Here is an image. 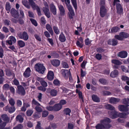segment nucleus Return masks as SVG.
I'll list each match as a JSON object with an SVG mask.
<instances>
[{
	"instance_id": "1",
	"label": "nucleus",
	"mask_w": 129,
	"mask_h": 129,
	"mask_svg": "<svg viewBox=\"0 0 129 129\" xmlns=\"http://www.w3.org/2000/svg\"><path fill=\"white\" fill-rule=\"evenodd\" d=\"M110 119L106 118L100 121V123L98 124L95 126L96 129H108L112 126L111 125L109 124L111 122Z\"/></svg>"
},
{
	"instance_id": "2",
	"label": "nucleus",
	"mask_w": 129,
	"mask_h": 129,
	"mask_svg": "<svg viewBox=\"0 0 129 129\" xmlns=\"http://www.w3.org/2000/svg\"><path fill=\"white\" fill-rule=\"evenodd\" d=\"M35 69L36 71L39 73L43 74L44 73L46 68L43 64L38 63L35 65Z\"/></svg>"
},
{
	"instance_id": "3",
	"label": "nucleus",
	"mask_w": 129,
	"mask_h": 129,
	"mask_svg": "<svg viewBox=\"0 0 129 129\" xmlns=\"http://www.w3.org/2000/svg\"><path fill=\"white\" fill-rule=\"evenodd\" d=\"M28 3L29 4V5L31 6L33 9L34 10L36 9L37 10L38 15L41 16L42 14L40 8L39 7L36 5L33 0H28Z\"/></svg>"
},
{
	"instance_id": "4",
	"label": "nucleus",
	"mask_w": 129,
	"mask_h": 129,
	"mask_svg": "<svg viewBox=\"0 0 129 129\" xmlns=\"http://www.w3.org/2000/svg\"><path fill=\"white\" fill-rule=\"evenodd\" d=\"M129 35L128 34L125 32L120 33L119 35H116L114 38L116 39L119 40H122L123 38H126L128 37Z\"/></svg>"
},
{
	"instance_id": "5",
	"label": "nucleus",
	"mask_w": 129,
	"mask_h": 129,
	"mask_svg": "<svg viewBox=\"0 0 129 129\" xmlns=\"http://www.w3.org/2000/svg\"><path fill=\"white\" fill-rule=\"evenodd\" d=\"M18 37L21 39H23L24 41H27L29 38V36L27 33L25 31L23 32H20L18 34Z\"/></svg>"
},
{
	"instance_id": "6",
	"label": "nucleus",
	"mask_w": 129,
	"mask_h": 129,
	"mask_svg": "<svg viewBox=\"0 0 129 129\" xmlns=\"http://www.w3.org/2000/svg\"><path fill=\"white\" fill-rule=\"evenodd\" d=\"M17 92L21 95H24L25 93L24 88L21 85L17 86Z\"/></svg>"
},
{
	"instance_id": "7",
	"label": "nucleus",
	"mask_w": 129,
	"mask_h": 129,
	"mask_svg": "<svg viewBox=\"0 0 129 129\" xmlns=\"http://www.w3.org/2000/svg\"><path fill=\"white\" fill-rule=\"evenodd\" d=\"M129 106L128 105H119L118 106V109L121 112H128L129 109L128 107Z\"/></svg>"
},
{
	"instance_id": "8",
	"label": "nucleus",
	"mask_w": 129,
	"mask_h": 129,
	"mask_svg": "<svg viewBox=\"0 0 129 129\" xmlns=\"http://www.w3.org/2000/svg\"><path fill=\"white\" fill-rule=\"evenodd\" d=\"M116 8L117 13L118 14L121 15L123 13V9L122 5L120 4H117Z\"/></svg>"
},
{
	"instance_id": "9",
	"label": "nucleus",
	"mask_w": 129,
	"mask_h": 129,
	"mask_svg": "<svg viewBox=\"0 0 129 129\" xmlns=\"http://www.w3.org/2000/svg\"><path fill=\"white\" fill-rule=\"evenodd\" d=\"M107 10L106 7H100V16L102 17H104L107 14Z\"/></svg>"
},
{
	"instance_id": "10",
	"label": "nucleus",
	"mask_w": 129,
	"mask_h": 129,
	"mask_svg": "<svg viewBox=\"0 0 129 129\" xmlns=\"http://www.w3.org/2000/svg\"><path fill=\"white\" fill-rule=\"evenodd\" d=\"M37 80L40 82L41 84L43 86L46 87L47 86V83L44 81L43 78L37 77Z\"/></svg>"
},
{
	"instance_id": "11",
	"label": "nucleus",
	"mask_w": 129,
	"mask_h": 129,
	"mask_svg": "<svg viewBox=\"0 0 129 129\" xmlns=\"http://www.w3.org/2000/svg\"><path fill=\"white\" fill-rule=\"evenodd\" d=\"M11 13L12 16L16 18H18L19 15L18 12L14 8H12L11 11Z\"/></svg>"
},
{
	"instance_id": "12",
	"label": "nucleus",
	"mask_w": 129,
	"mask_h": 129,
	"mask_svg": "<svg viewBox=\"0 0 129 129\" xmlns=\"http://www.w3.org/2000/svg\"><path fill=\"white\" fill-rule=\"evenodd\" d=\"M118 43V41L116 39H114L112 40L109 39L108 41V44L109 45L115 46Z\"/></svg>"
},
{
	"instance_id": "13",
	"label": "nucleus",
	"mask_w": 129,
	"mask_h": 129,
	"mask_svg": "<svg viewBox=\"0 0 129 129\" xmlns=\"http://www.w3.org/2000/svg\"><path fill=\"white\" fill-rule=\"evenodd\" d=\"M111 112L110 115V117L113 119L119 117L118 112L115 110Z\"/></svg>"
},
{
	"instance_id": "14",
	"label": "nucleus",
	"mask_w": 129,
	"mask_h": 129,
	"mask_svg": "<svg viewBox=\"0 0 129 129\" xmlns=\"http://www.w3.org/2000/svg\"><path fill=\"white\" fill-rule=\"evenodd\" d=\"M50 10L51 12L54 15L56 14V9L54 5L53 4H51L50 5Z\"/></svg>"
},
{
	"instance_id": "15",
	"label": "nucleus",
	"mask_w": 129,
	"mask_h": 129,
	"mask_svg": "<svg viewBox=\"0 0 129 129\" xmlns=\"http://www.w3.org/2000/svg\"><path fill=\"white\" fill-rule=\"evenodd\" d=\"M120 101V99H119L113 97L111 98L110 99L109 102L111 104H116Z\"/></svg>"
},
{
	"instance_id": "16",
	"label": "nucleus",
	"mask_w": 129,
	"mask_h": 129,
	"mask_svg": "<svg viewBox=\"0 0 129 129\" xmlns=\"http://www.w3.org/2000/svg\"><path fill=\"white\" fill-rule=\"evenodd\" d=\"M128 114H129V112H126L120 113L118 114V116L120 118H126L128 117L127 115Z\"/></svg>"
},
{
	"instance_id": "17",
	"label": "nucleus",
	"mask_w": 129,
	"mask_h": 129,
	"mask_svg": "<svg viewBox=\"0 0 129 129\" xmlns=\"http://www.w3.org/2000/svg\"><path fill=\"white\" fill-rule=\"evenodd\" d=\"M53 72L51 71L48 72L47 75V79L50 80H52L54 79Z\"/></svg>"
},
{
	"instance_id": "18",
	"label": "nucleus",
	"mask_w": 129,
	"mask_h": 129,
	"mask_svg": "<svg viewBox=\"0 0 129 129\" xmlns=\"http://www.w3.org/2000/svg\"><path fill=\"white\" fill-rule=\"evenodd\" d=\"M127 55V53L126 51H122L120 52L118 56L121 58H125L126 57Z\"/></svg>"
},
{
	"instance_id": "19",
	"label": "nucleus",
	"mask_w": 129,
	"mask_h": 129,
	"mask_svg": "<svg viewBox=\"0 0 129 129\" xmlns=\"http://www.w3.org/2000/svg\"><path fill=\"white\" fill-rule=\"evenodd\" d=\"M31 71L29 68H28L24 73V76L26 78H28L30 76Z\"/></svg>"
},
{
	"instance_id": "20",
	"label": "nucleus",
	"mask_w": 129,
	"mask_h": 129,
	"mask_svg": "<svg viewBox=\"0 0 129 129\" xmlns=\"http://www.w3.org/2000/svg\"><path fill=\"white\" fill-rule=\"evenodd\" d=\"M58 7L59 10L60 14L62 16L64 15L65 14L64 9L63 6L61 5H58Z\"/></svg>"
},
{
	"instance_id": "21",
	"label": "nucleus",
	"mask_w": 129,
	"mask_h": 129,
	"mask_svg": "<svg viewBox=\"0 0 129 129\" xmlns=\"http://www.w3.org/2000/svg\"><path fill=\"white\" fill-rule=\"evenodd\" d=\"M46 29L52 36L53 35V32L52 27L49 24H47L46 25Z\"/></svg>"
},
{
	"instance_id": "22",
	"label": "nucleus",
	"mask_w": 129,
	"mask_h": 129,
	"mask_svg": "<svg viewBox=\"0 0 129 129\" xmlns=\"http://www.w3.org/2000/svg\"><path fill=\"white\" fill-rule=\"evenodd\" d=\"M51 62L52 65L55 67L58 66L59 65L60 63V61L57 59L52 60Z\"/></svg>"
},
{
	"instance_id": "23",
	"label": "nucleus",
	"mask_w": 129,
	"mask_h": 129,
	"mask_svg": "<svg viewBox=\"0 0 129 129\" xmlns=\"http://www.w3.org/2000/svg\"><path fill=\"white\" fill-rule=\"evenodd\" d=\"M9 44L11 45L13 43L14 44L16 43V40L14 37L11 36L9 37Z\"/></svg>"
},
{
	"instance_id": "24",
	"label": "nucleus",
	"mask_w": 129,
	"mask_h": 129,
	"mask_svg": "<svg viewBox=\"0 0 129 129\" xmlns=\"http://www.w3.org/2000/svg\"><path fill=\"white\" fill-rule=\"evenodd\" d=\"M62 107L61 105L59 104H56L54 106V111H59L61 109Z\"/></svg>"
},
{
	"instance_id": "25",
	"label": "nucleus",
	"mask_w": 129,
	"mask_h": 129,
	"mask_svg": "<svg viewBox=\"0 0 129 129\" xmlns=\"http://www.w3.org/2000/svg\"><path fill=\"white\" fill-rule=\"evenodd\" d=\"M120 28L118 27L115 26L113 27L111 29V31L110 29H109V33H116L119 30Z\"/></svg>"
},
{
	"instance_id": "26",
	"label": "nucleus",
	"mask_w": 129,
	"mask_h": 129,
	"mask_svg": "<svg viewBox=\"0 0 129 129\" xmlns=\"http://www.w3.org/2000/svg\"><path fill=\"white\" fill-rule=\"evenodd\" d=\"M59 39L62 42H64L66 40L65 37L62 32L59 35Z\"/></svg>"
},
{
	"instance_id": "27",
	"label": "nucleus",
	"mask_w": 129,
	"mask_h": 129,
	"mask_svg": "<svg viewBox=\"0 0 129 129\" xmlns=\"http://www.w3.org/2000/svg\"><path fill=\"white\" fill-rule=\"evenodd\" d=\"M106 109L111 110H115V107L112 105L107 104L105 105Z\"/></svg>"
},
{
	"instance_id": "28",
	"label": "nucleus",
	"mask_w": 129,
	"mask_h": 129,
	"mask_svg": "<svg viewBox=\"0 0 129 129\" xmlns=\"http://www.w3.org/2000/svg\"><path fill=\"white\" fill-rule=\"evenodd\" d=\"M112 63L116 65L119 66L122 64V62L119 60L117 59H112L111 60Z\"/></svg>"
},
{
	"instance_id": "29",
	"label": "nucleus",
	"mask_w": 129,
	"mask_h": 129,
	"mask_svg": "<svg viewBox=\"0 0 129 129\" xmlns=\"http://www.w3.org/2000/svg\"><path fill=\"white\" fill-rule=\"evenodd\" d=\"M118 74V71L117 70H115L111 72L110 76L111 77L114 78L116 77Z\"/></svg>"
},
{
	"instance_id": "30",
	"label": "nucleus",
	"mask_w": 129,
	"mask_h": 129,
	"mask_svg": "<svg viewBox=\"0 0 129 129\" xmlns=\"http://www.w3.org/2000/svg\"><path fill=\"white\" fill-rule=\"evenodd\" d=\"M67 6L70 12V13L69 14H72L73 15H74V12L72 7L70 4L67 5Z\"/></svg>"
},
{
	"instance_id": "31",
	"label": "nucleus",
	"mask_w": 129,
	"mask_h": 129,
	"mask_svg": "<svg viewBox=\"0 0 129 129\" xmlns=\"http://www.w3.org/2000/svg\"><path fill=\"white\" fill-rule=\"evenodd\" d=\"M4 76L3 71L2 69H0V84L3 83L4 78L3 77Z\"/></svg>"
},
{
	"instance_id": "32",
	"label": "nucleus",
	"mask_w": 129,
	"mask_h": 129,
	"mask_svg": "<svg viewBox=\"0 0 129 129\" xmlns=\"http://www.w3.org/2000/svg\"><path fill=\"white\" fill-rule=\"evenodd\" d=\"M22 3V4L27 9H30V6L28 4V2L27 0H23Z\"/></svg>"
},
{
	"instance_id": "33",
	"label": "nucleus",
	"mask_w": 129,
	"mask_h": 129,
	"mask_svg": "<svg viewBox=\"0 0 129 129\" xmlns=\"http://www.w3.org/2000/svg\"><path fill=\"white\" fill-rule=\"evenodd\" d=\"M92 98L94 102H100L99 98L95 95H93L92 96Z\"/></svg>"
},
{
	"instance_id": "34",
	"label": "nucleus",
	"mask_w": 129,
	"mask_h": 129,
	"mask_svg": "<svg viewBox=\"0 0 129 129\" xmlns=\"http://www.w3.org/2000/svg\"><path fill=\"white\" fill-rule=\"evenodd\" d=\"M61 71L62 73V75L65 77L69 75V71L67 70L62 69Z\"/></svg>"
},
{
	"instance_id": "35",
	"label": "nucleus",
	"mask_w": 129,
	"mask_h": 129,
	"mask_svg": "<svg viewBox=\"0 0 129 129\" xmlns=\"http://www.w3.org/2000/svg\"><path fill=\"white\" fill-rule=\"evenodd\" d=\"M63 111L64 114L66 115H68L69 116L70 115V113L71 112V111L69 108H67L63 110Z\"/></svg>"
},
{
	"instance_id": "36",
	"label": "nucleus",
	"mask_w": 129,
	"mask_h": 129,
	"mask_svg": "<svg viewBox=\"0 0 129 129\" xmlns=\"http://www.w3.org/2000/svg\"><path fill=\"white\" fill-rule=\"evenodd\" d=\"M16 119L17 121H18L21 123L22 122L23 120V118L21 115H18L16 117Z\"/></svg>"
},
{
	"instance_id": "37",
	"label": "nucleus",
	"mask_w": 129,
	"mask_h": 129,
	"mask_svg": "<svg viewBox=\"0 0 129 129\" xmlns=\"http://www.w3.org/2000/svg\"><path fill=\"white\" fill-rule=\"evenodd\" d=\"M15 110V108L14 106H9V112L11 113L14 112Z\"/></svg>"
},
{
	"instance_id": "38",
	"label": "nucleus",
	"mask_w": 129,
	"mask_h": 129,
	"mask_svg": "<svg viewBox=\"0 0 129 129\" xmlns=\"http://www.w3.org/2000/svg\"><path fill=\"white\" fill-rule=\"evenodd\" d=\"M57 91L54 89L51 90L50 92V95L53 96H56L57 94Z\"/></svg>"
},
{
	"instance_id": "39",
	"label": "nucleus",
	"mask_w": 129,
	"mask_h": 129,
	"mask_svg": "<svg viewBox=\"0 0 129 129\" xmlns=\"http://www.w3.org/2000/svg\"><path fill=\"white\" fill-rule=\"evenodd\" d=\"M9 102L10 106H14L15 104V101L14 99L12 98H10L9 100Z\"/></svg>"
},
{
	"instance_id": "40",
	"label": "nucleus",
	"mask_w": 129,
	"mask_h": 129,
	"mask_svg": "<svg viewBox=\"0 0 129 129\" xmlns=\"http://www.w3.org/2000/svg\"><path fill=\"white\" fill-rule=\"evenodd\" d=\"M18 44L19 46L21 47H24L25 45L24 42L22 40H19L18 41Z\"/></svg>"
},
{
	"instance_id": "41",
	"label": "nucleus",
	"mask_w": 129,
	"mask_h": 129,
	"mask_svg": "<svg viewBox=\"0 0 129 129\" xmlns=\"http://www.w3.org/2000/svg\"><path fill=\"white\" fill-rule=\"evenodd\" d=\"M53 29L55 33L57 35L59 34L60 33L59 29L56 26L53 27Z\"/></svg>"
},
{
	"instance_id": "42",
	"label": "nucleus",
	"mask_w": 129,
	"mask_h": 129,
	"mask_svg": "<svg viewBox=\"0 0 129 129\" xmlns=\"http://www.w3.org/2000/svg\"><path fill=\"white\" fill-rule=\"evenodd\" d=\"M32 105H34L36 106H40L41 105L38 101L35 99H33L32 102Z\"/></svg>"
},
{
	"instance_id": "43",
	"label": "nucleus",
	"mask_w": 129,
	"mask_h": 129,
	"mask_svg": "<svg viewBox=\"0 0 129 129\" xmlns=\"http://www.w3.org/2000/svg\"><path fill=\"white\" fill-rule=\"evenodd\" d=\"M1 118L5 121H7L8 120V117L7 115L6 114H4L2 115L1 116Z\"/></svg>"
},
{
	"instance_id": "44",
	"label": "nucleus",
	"mask_w": 129,
	"mask_h": 129,
	"mask_svg": "<svg viewBox=\"0 0 129 129\" xmlns=\"http://www.w3.org/2000/svg\"><path fill=\"white\" fill-rule=\"evenodd\" d=\"M100 4V7H105L106 5L105 0H101Z\"/></svg>"
},
{
	"instance_id": "45",
	"label": "nucleus",
	"mask_w": 129,
	"mask_h": 129,
	"mask_svg": "<svg viewBox=\"0 0 129 129\" xmlns=\"http://www.w3.org/2000/svg\"><path fill=\"white\" fill-rule=\"evenodd\" d=\"M72 3L75 10L77 8V6L76 0H71Z\"/></svg>"
},
{
	"instance_id": "46",
	"label": "nucleus",
	"mask_w": 129,
	"mask_h": 129,
	"mask_svg": "<svg viewBox=\"0 0 129 129\" xmlns=\"http://www.w3.org/2000/svg\"><path fill=\"white\" fill-rule=\"evenodd\" d=\"M99 82L101 84H106L107 83V81L104 78H101L99 80Z\"/></svg>"
},
{
	"instance_id": "47",
	"label": "nucleus",
	"mask_w": 129,
	"mask_h": 129,
	"mask_svg": "<svg viewBox=\"0 0 129 129\" xmlns=\"http://www.w3.org/2000/svg\"><path fill=\"white\" fill-rule=\"evenodd\" d=\"M35 109L37 112H41L43 110L42 108L39 107V106H36L35 107Z\"/></svg>"
},
{
	"instance_id": "48",
	"label": "nucleus",
	"mask_w": 129,
	"mask_h": 129,
	"mask_svg": "<svg viewBox=\"0 0 129 129\" xmlns=\"http://www.w3.org/2000/svg\"><path fill=\"white\" fill-rule=\"evenodd\" d=\"M122 103L124 104H129V99L128 98H124L122 99Z\"/></svg>"
},
{
	"instance_id": "49",
	"label": "nucleus",
	"mask_w": 129,
	"mask_h": 129,
	"mask_svg": "<svg viewBox=\"0 0 129 129\" xmlns=\"http://www.w3.org/2000/svg\"><path fill=\"white\" fill-rule=\"evenodd\" d=\"M33 113V111L32 110H29L26 112V114L27 116H31Z\"/></svg>"
},
{
	"instance_id": "50",
	"label": "nucleus",
	"mask_w": 129,
	"mask_h": 129,
	"mask_svg": "<svg viewBox=\"0 0 129 129\" xmlns=\"http://www.w3.org/2000/svg\"><path fill=\"white\" fill-rule=\"evenodd\" d=\"M23 127V126L21 124H19L16 126L14 127L13 129H22Z\"/></svg>"
},
{
	"instance_id": "51",
	"label": "nucleus",
	"mask_w": 129,
	"mask_h": 129,
	"mask_svg": "<svg viewBox=\"0 0 129 129\" xmlns=\"http://www.w3.org/2000/svg\"><path fill=\"white\" fill-rule=\"evenodd\" d=\"M74 127V124L71 123H68V129H73Z\"/></svg>"
},
{
	"instance_id": "52",
	"label": "nucleus",
	"mask_w": 129,
	"mask_h": 129,
	"mask_svg": "<svg viewBox=\"0 0 129 129\" xmlns=\"http://www.w3.org/2000/svg\"><path fill=\"white\" fill-rule=\"evenodd\" d=\"M76 44L77 46L81 48L83 47V43L80 42L78 41H77Z\"/></svg>"
},
{
	"instance_id": "53",
	"label": "nucleus",
	"mask_w": 129,
	"mask_h": 129,
	"mask_svg": "<svg viewBox=\"0 0 129 129\" xmlns=\"http://www.w3.org/2000/svg\"><path fill=\"white\" fill-rule=\"evenodd\" d=\"M46 108L47 110L50 111H54V106H47L46 107Z\"/></svg>"
},
{
	"instance_id": "54",
	"label": "nucleus",
	"mask_w": 129,
	"mask_h": 129,
	"mask_svg": "<svg viewBox=\"0 0 129 129\" xmlns=\"http://www.w3.org/2000/svg\"><path fill=\"white\" fill-rule=\"evenodd\" d=\"M48 114V112L46 111H44L42 113V117H46Z\"/></svg>"
},
{
	"instance_id": "55",
	"label": "nucleus",
	"mask_w": 129,
	"mask_h": 129,
	"mask_svg": "<svg viewBox=\"0 0 129 129\" xmlns=\"http://www.w3.org/2000/svg\"><path fill=\"white\" fill-rule=\"evenodd\" d=\"M38 89L43 92H45L46 90V88L43 86H41L38 87Z\"/></svg>"
},
{
	"instance_id": "56",
	"label": "nucleus",
	"mask_w": 129,
	"mask_h": 129,
	"mask_svg": "<svg viewBox=\"0 0 129 129\" xmlns=\"http://www.w3.org/2000/svg\"><path fill=\"white\" fill-rule=\"evenodd\" d=\"M61 63L63 68H69L67 62L63 61Z\"/></svg>"
},
{
	"instance_id": "57",
	"label": "nucleus",
	"mask_w": 129,
	"mask_h": 129,
	"mask_svg": "<svg viewBox=\"0 0 129 129\" xmlns=\"http://www.w3.org/2000/svg\"><path fill=\"white\" fill-rule=\"evenodd\" d=\"M30 20L32 24L35 25V26H37V23L36 21L33 19H30Z\"/></svg>"
},
{
	"instance_id": "58",
	"label": "nucleus",
	"mask_w": 129,
	"mask_h": 129,
	"mask_svg": "<svg viewBox=\"0 0 129 129\" xmlns=\"http://www.w3.org/2000/svg\"><path fill=\"white\" fill-rule=\"evenodd\" d=\"M6 125V122H4L0 124V129H3L5 128Z\"/></svg>"
},
{
	"instance_id": "59",
	"label": "nucleus",
	"mask_w": 129,
	"mask_h": 129,
	"mask_svg": "<svg viewBox=\"0 0 129 129\" xmlns=\"http://www.w3.org/2000/svg\"><path fill=\"white\" fill-rule=\"evenodd\" d=\"M102 94L104 95H109L111 94V93L109 91H103L102 92Z\"/></svg>"
},
{
	"instance_id": "60",
	"label": "nucleus",
	"mask_w": 129,
	"mask_h": 129,
	"mask_svg": "<svg viewBox=\"0 0 129 129\" xmlns=\"http://www.w3.org/2000/svg\"><path fill=\"white\" fill-rule=\"evenodd\" d=\"M121 79L122 80L126 81L128 80H129V78L125 76H122Z\"/></svg>"
},
{
	"instance_id": "61",
	"label": "nucleus",
	"mask_w": 129,
	"mask_h": 129,
	"mask_svg": "<svg viewBox=\"0 0 129 129\" xmlns=\"http://www.w3.org/2000/svg\"><path fill=\"white\" fill-rule=\"evenodd\" d=\"M41 123L39 122H38L36 126V129H43L41 127Z\"/></svg>"
},
{
	"instance_id": "62",
	"label": "nucleus",
	"mask_w": 129,
	"mask_h": 129,
	"mask_svg": "<svg viewBox=\"0 0 129 129\" xmlns=\"http://www.w3.org/2000/svg\"><path fill=\"white\" fill-rule=\"evenodd\" d=\"M9 89L10 92L13 95L14 94L15 92V90L14 88L12 86L9 87Z\"/></svg>"
},
{
	"instance_id": "63",
	"label": "nucleus",
	"mask_w": 129,
	"mask_h": 129,
	"mask_svg": "<svg viewBox=\"0 0 129 129\" xmlns=\"http://www.w3.org/2000/svg\"><path fill=\"white\" fill-rule=\"evenodd\" d=\"M96 50L97 52L99 53H101L104 51V50L101 47L97 48Z\"/></svg>"
},
{
	"instance_id": "64",
	"label": "nucleus",
	"mask_w": 129,
	"mask_h": 129,
	"mask_svg": "<svg viewBox=\"0 0 129 129\" xmlns=\"http://www.w3.org/2000/svg\"><path fill=\"white\" fill-rule=\"evenodd\" d=\"M102 56L101 55V54H99V53H98L96 54L95 56V58L99 60H100L102 58Z\"/></svg>"
}]
</instances>
